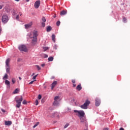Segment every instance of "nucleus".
Returning <instances> with one entry per match:
<instances>
[{
	"instance_id": "obj_1",
	"label": "nucleus",
	"mask_w": 130,
	"mask_h": 130,
	"mask_svg": "<svg viewBox=\"0 0 130 130\" xmlns=\"http://www.w3.org/2000/svg\"><path fill=\"white\" fill-rule=\"evenodd\" d=\"M15 101L17 103L16 105V107L17 108H20V107H21V103L22 102V101H23V96H20V97H17L16 98Z\"/></svg>"
},
{
	"instance_id": "obj_2",
	"label": "nucleus",
	"mask_w": 130,
	"mask_h": 130,
	"mask_svg": "<svg viewBox=\"0 0 130 130\" xmlns=\"http://www.w3.org/2000/svg\"><path fill=\"white\" fill-rule=\"evenodd\" d=\"M15 101L17 103L16 105V107L17 108H20V107H21V103L22 102V101H23V96H20V97H17L16 98Z\"/></svg>"
},
{
	"instance_id": "obj_3",
	"label": "nucleus",
	"mask_w": 130,
	"mask_h": 130,
	"mask_svg": "<svg viewBox=\"0 0 130 130\" xmlns=\"http://www.w3.org/2000/svg\"><path fill=\"white\" fill-rule=\"evenodd\" d=\"M90 103H91L90 101L87 100L83 105L80 106V107L82 109H88V106L90 105Z\"/></svg>"
},
{
	"instance_id": "obj_4",
	"label": "nucleus",
	"mask_w": 130,
	"mask_h": 130,
	"mask_svg": "<svg viewBox=\"0 0 130 130\" xmlns=\"http://www.w3.org/2000/svg\"><path fill=\"white\" fill-rule=\"evenodd\" d=\"M37 33V31H34L33 32V37L32 40V43L33 44H35L36 42H37V36L38 35Z\"/></svg>"
},
{
	"instance_id": "obj_5",
	"label": "nucleus",
	"mask_w": 130,
	"mask_h": 130,
	"mask_svg": "<svg viewBox=\"0 0 130 130\" xmlns=\"http://www.w3.org/2000/svg\"><path fill=\"white\" fill-rule=\"evenodd\" d=\"M54 100V103H53V106H59V103H58V101L59 100V96H55Z\"/></svg>"
},
{
	"instance_id": "obj_6",
	"label": "nucleus",
	"mask_w": 130,
	"mask_h": 130,
	"mask_svg": "<svg viewBox=\"0 0 130 130\" xmlns=\"http://www.w3.org/2000/svg\"><path fill=\"white\" fill-rule=\"evenodd\" d=\"M2 21L4 24H7L9 21V17L7 15H4L2 16Z\"/></svg>"
},
{
	"instance_id": "obj_7",
	"label": "nucleus",
	"mask_w": 130,
	"mask_h": 130,
	"mask_svg": "<svg viewBox=\"0 0 130 130\" xmlns=\"http://www.w3.org/2000/svg\"><path fill=\"white\" fill-rule=\"evenodd\" d=\"M18 48L20 51H24V52H27V51H28L27 47L24 45L19 46Z\"/></svg>"
},
{
	"instance_id": "obj_8",
	"label": "nucleus",
	"mask_w": 130,
	"mask_h": 130,
	"mask_svg": "<svg viewBox=\"0 0 130 130\" xmlns=\"http://www.w3.org/2000/svg\"><path fill=\"white\" fill-rule=\"evenodd\" d=\"M74 112H75V113H78V116H82L83 117L85 115V112L84 111H78L77 110H74Z\"/></svg>"
},
{
	"instance_id": "obj_9",
	"label": "nucleus",
	"mask_w": 130,
	"mask_h": 130,
	"mask_svg": "<svg viewBox=\"0 0 130 130\" xmlns=\"http://www.w3.org/2000/svg\"><path fill=\"white\" fill-rule=\"evenodd\" d=\"M10 61H11V59L10 58L7 59L6 61V64L7 67H8L6 69V72L8 74H10V65L9 64V63H10Z\"/></svg>"
},
{
	"instance_id": "obj_10",
	"label": "nucleus",
	"mask_w": 130,
	"mask_h": 130,
	"mask_svg": "<svg viewBox=\"0 0 130 130\" xmlns=\"http://www.w3.org/2000/svg\"><path fill=\"white\" fill-rule=\"evenodd\" d=\"M40 6V1H37V2H35L34 7L35 9H38Z\"/></svg>"
},
{
	"instance_id": "obj_11",
	"label": "nucleus",
	"mask_w": 130,
	"mask_h": 130,
	"mask_svg": "<svg viewBox=\"0 0 130 130\" xmlns=\"http://www.w3.org/2000/svg\"><path fill=\"white\" fill-rule=\"evenodd\" d=\"M101 103V102L100 101V100H99L98 98H96L95 99V106H99Z\"/></svg>"
},
{
	"instance_id": "obj_12",
	"label": "nucleus",
	"mask_w": 130,
	"mask_h": 130,
	"mask_svg": "<svg viewBox=\"0 0 130 130\" xmlns=\"http://www.w3.org/2000/svg\"><path fill=\"white\" fill-rule=\"evenodd\" d=\"M56 85H57V81H53V83L51 84V89L53 90V88H54V87H55V86H56Z\"/></svg>"
},
{
	"instance_id": "obj_13",
	"label": "nucleus",
	"mask_w": 130,
	"mask_h": 130,
	"mask_svg": "<svg viewBox=\"0 0 130 130\" xmlns=\"http://www.w3.org/2000/svg\"><path fill=\"white\" fill-rule=\"evenodd\" d=\"M32 22H30L29 23H28L27 24H25V29H29V28H30L31 27V26H32Z\"/></svg>"
},
{
	"instance_id": "obj_14",
	"label": "nucleus",
	"mask_w": 130,
	"mask_h": 130,
	"mask_svg": "<svg viewBox=\"0 0 130 130\" xmlns=\"http://www.w3.org/2000/svg\"><path fill=\"white\" fill-rule=\"evenodd\" d=\"M76 90L77 91H81L82 90V84L80 83L77 87H76Z\"/></svg>"
},
{
	"instance_id": "obj_15",
	"label": "nucleus",
	"mask_w": 130,
	"mask_h": 130,
	"mask_svg": "<svg viewBox=\"0 0 130 130\" xmlns=\"http://www.w3.org/2000/svg\"><path fill=\"white\" fill-rule=\"evenodd\" d=\"M68 11L67 10H63L60 12V16H63L64 15H67Z\"/></svg>"
},
{
	"instance_id": "obj_16",
	"label": "nucleus",
	"mask_w": 130,
	"mask_h": 130,
	"mask_svg": "<svg viewBox=\"0 0 130 130\" xmlns=\"http://www.w3.org/2000/svg\"><path fill=\"white\" fill-rule=\"evenodd\" d=\"M5 125H11L12 124V121H8L5 122Z\"/></svg>"
},
{
	"instance_id": "obj_17",
	"label": "nucleus",
	"mask_w": 130,
	"mask_h": 130,
	"mask_svg": "<svg viewBox=\"0 0 130 130\" xmlns=\"http://www.w3.org/2000/svg\"><path fill=\"white\" fill-rule=\"evenodd\" d=\"M52 29V28L51 27V26H47V32H50V31H51Z\"/></svg>"
},
{
	"instance_id": "obj_18",
	"label": "nucleus",
	"mask_w": 130,
	"mask_h": 130,
	"mask_svg": "<svg viewBox=\"0 0 130 130\" xmlns=\"http://www.w3.org/2000/svg\"><path fill=\"white\" fill-rule=\"evenodd\" d=\"M20 91V89L19 88H16L13 92V94H18L19 93V91Z\"/></svg>"
},
{
	"instance_id": "obj_19",
	"label": "nucleus",
	"mask_w": 130,
	"mask_h": 130,
	"mask_svg": "<svg viewBox=\"0 0 130 130\" xmlns=\"http://www.w3.org/2000/svg\"><path fill=\"white\" fill-rule=\"evenodd\" d=\"M52 40L54 42H55V35H52Z\"/></svg>"
},
{
	"instance_id": "obj_20",
	"label": "nucleus",
	"mask_w": 130,
	"mask_h": 130,
	"mask_svg": "<svg viewBox=\"0 0 130 130\" xmlns=\"http://www.w3.org/2000/svg\"><path fill=\"white\" fill-rule=\"evenodd\" d=\"M49 61H52L53 60V57H50L48 58Z\"/></svg>"
},
{
	"instance_id": "obj_21",
	"label": "nucleus",
	"mask_w": 130,
	"mask_h": 130,
	"mask_svg": "<svg viewBox=\"0 0 130 130\" xmlns=\"http://www.w3.org/2000/svg\"><path fill=\"white\" fill-rule=\"evenodd\" d=\"M8 79V74H6L3 77V80H7Z\"/></svg>"
},
{
	"instance_id": "obj_22",
	"label": "nucleus",
	"mask_w": 130,
	"mask_h": 130,
	"mask_svg": "<svg viewBox=\"0 0 130 130\" xmlns=\"http://www.w3.org/2000/svg\"><path fill=\"white\" fill-rule=\"evenodd\" d=\"M36 67L37 68L38 71H40L41 70V68L38 65H36Z\"/></svg>"
},
{
	"instance_id": "obj_23",
	"label": "nucleus",
	"mask_w": 130,
	"mask_h": 130,
	"mask_svg": "<svg viewBox=\"0 0 130 130\" xmlns=\"http://www.w3.org/2000/svg\"><path fill=\"white\" fill-rule=\"evenodd\" d=\"M5 84L6 85H10V81H9L8 80H6L5 81Z\"/></svg>"
},
{
	"instance_id": "obj_24",
	"label": "nucleus",
	"mask_w": 130,
	"mask_h": 130,
	"mask_svg": "<svg viewBox=\"0 0 130 130\" xmlns=\"http://www.w3.org/2000/svg\"><path fill=\"white\" fill-rule=\"evenodd\" d=\"M81 119V122H86V119H83V118H80Z\"/></svg>"
},
{
	"instance_id": "obj_25",
	"label": "nucleus",
	"mask_w": 130,
	"mask_h": 130,
	"mask_svg": "<svg viewBox=\"0 0 130 130\" xmlns=\"http://www.w3.org/2000/svg\"><path fill=\"white\" fill-rule=\"evenodd\" d=\"M42 21H43V22H46V19H45V17H42Z\"/></svg>"
},
{
	"instance_id": "obj_26",
	"label": "nucleus",
	"mask_w": 130,
	"mask_h": 130,
	"mask_svg": "<svg viewBox=\"0 0 130 130\" xmlns=\"http://www.w3.org/2000/svg\"><path fill=\"white\" fill-rule=\"evenodd\" d=\"M12 82L13 84H15V83H16V79H15V78H13L12 79Z\"/></svg>"
},
{
	"instance_id": "obj_27",
	"label": "nucleus",
	"mask_w": 130,
	"mask_h": 130,
	"mask_svg": "<svg viewBox=\"0 0 130 130\" xmlns=\"http://www.w3.org/2000/svg\"><path fill=\"white\" fill-rule=\"evenodd\" d=\"M39 124V122H37L36 124H35L33 126L34 128H35V127H36V126H37V125H38Z\"/></svg>"
},
{
	"instance_id": "obj_28",
	"label": "nucleus",
	"mask_w": 130,
	"mask_h": 130,
	"mask_svg": "<svg viewBox=\"0 0 130 130\" xmlns=\"http://www.w3.org/2000/svg\"><path fill=\"white\" fill-rule=\"evenodd\" d=\"M56 25L57 26H59L60 25V21H57Z\"/></svg>"
},
{
	"instance_id": "obj_29",
	"label": "nucleus",
	"mask_w": 130,
	"mask_h": 130,
	"mask_svg": "<svg viewBox=\"0 0 130 130\" xmlns=\"http://www.w3.org/2000/svg\"><path fill=\"white\" fill-rule=\"evenodd\" d=\"M43 49H44V51H46V50H47V49H48V47H44Z\"/></svg>"
},
{
	"instance_id": "obj_30",
	"label": "nucleus",
	"mask_w": 130,
	"mask_h": 130,
	"mask_svg": "<svg viewBox=\"0 0 130 130\" xmlns=\"http://www.w3.org/2000/svg\"><path fill=\"white\" fill-rule=\"evenodd\" d=\"M54 116H56V117L59 116L58 113H54Z\"/></svg>"
},
{
	"instance_id": "obj_31",
	"label": "nucleus",
	"mask_w": 130,
	"mask_h": 130,
	"mask_svg": "<svg viewBox=\"0 0 130 130\" xmlns=\"http://www.w3.org/2000/svg\"><path fill=\"white\" fill-rule=\"evenodd\" d=\"M37 76H38V74L34 76L33 78H32V80H35L36 79V78H37Z\"/></svg>"
},
{
	"instance_id": "obj_32",
	"label": "nucleus",
	"mask_w": 130,
	"mask_h": 130,
	"mask_svg": "<svg viewBox=\"0 0 130 130\" xmlns=\"http://www.w3.org/2000/svg\"><path fill=\"white\" fill-rule=\"evenodd\" d=\"M69 123H67L64 126V128H67V127H68V126H69Z\"/></svg>"
},
{
	"instance_id": "obj_33",
	"label": "nucleus",
	"mask_w": 130,
	"mask_h": 130,
	"mask_svg": "<svg viewBox=\"0 0 130 130\" xmlns=\"http://www.w3.org/2000/svg\"><path fill=\"white\" fill-rule=\"evenodd\" d=\"M72 82L73 83V84H76V80L72 79Z\"/></svg>"
},
{
	"instance_id": "obj_34",
	"label": "nucleus",
	"mask_w": 130,
	"mask_h": 130,
	"mask_svg": "<svg viewBox=\"0 0 130 130\" xmlns=\"http://www.w3.org/2000/svg\"><path fill=\"white\" fill-rule=\"evenodd\" d=\"M35 81H36V80L31 81L29 83V85H31V84H33V83H34Z\"/></svg>"
},
{
	"instance_id": "obj_35",
	"label": "nucleus",
	"mask_w": 130,
	"mask_h": 130,
	"mask_svg": "<svg viewBox=\"0 0 130 130\" xmlns=\"http://www.w3.org/2000/svg\"><path fill=\"white\" fill-rule=\"evenodd\" d=\"M35 103H36V106L38 105V104H39V103L38 102V100H36Z\"/></svg>"
},
{
	"instance_id": "obj_36",
	"label": "nucleus",
	"mask_w": 130,
	"mask_h": 130,
	"mask_svg": "<svg viewBox=\"0 0 130 130\" xmlns=\"http://www.w3.org/2000/svg\"><path fill=\"white\" fill-rule=\"evenodd\" d=\"M22 104H27V101H26V100H23Z\"/></svg>"
},
{
	"instance_id": "obj_37",
	"label": "nucleus",
	"mask_w": 130,
	"mask_h": 130,
	"mask_svg": "<svg viewBox=\"0 0 130 130\" xmlns=\"http://www.w3.org/2000/svg\"><path fill=\"white\" fill-rule=\"evenodd\" d=\"M42 27H45V22H42Z\"/></svg>"
},
{
	"instance_id": "obj_38",
	"label": "nucleus",
	"mask_w": 130,
	"mask_h": 130,
	"mask_svg": "<svg viewBox=\"0 0 130 130\" xmlns=\"http://www.w3.org/2000/svg\"><path fill=\"white\" fill-rule=\"evenodd\" d=\"M42 96H41V94H39V95H38V99H39V100H40V99H41V98H42Z\"/></svg>"
},
{
	"instance_id": "obj_39",
	"label": "nucleus",
	"mask_w": 130,
	"mask_h": 130,
	"mask_svg": "<svg viewBox=\"0 0 130 130\" xmlns=\"http://www.w3.org/2000/svg\"><path fill=\"white\" fill-rule=\"evenodd\" d=\"M44 57L45 58H47V57H48V55L44 54Z\"/></svg>"
},
{
	"instance_id": "obj_40",
	"label": "nucleus",
	"mask_w": 130,
	"mask_h": 130,
	"mask_svg": "<svg viewBox=\"0 0 130 130\" xmlns=\"http://www.w3.org/2000/svg\"><path fill=\"white\" fill-rule=\"evenodd\" d=\"M1 110L4 113H6V110H5L4 109H2Z\"/></svg>"
},
{
	"instance_id": "obj_41",
	"label": "nucleus",
	"mask_w": 130,
	"mask_h": 130,
	"mask_svg": "<svg viewBox=\"0 0 130 130\" xmlns=\"http://www.w3.org/2000/svg\"><path fill=\"white\" fill-rule=\"evenodd\" d=\"M123 21L125 22V21H126V18L125 17L123 18Z\"/></svg>"
},
{
	"instance_id": "obj_42",
	"label": "nucleus",
	"mask_w": 130,
	"mask_h": 130,
	"mask_svg": "<svg viewBox=\"0 0 130 130\" xmlns=\"http://www.w3.org/2000/svg\"><path fill=\"white\" fill-rule=\"evenodd\" d=\"M16 20H19V15H17L16 17Z\"/></svg>"
},
{
	"instance_id": "obj_43",
	"label": "nucleus",
	"mask_w": 130,
	"mask_h": 130,
	"mask_svg": "<svg viewBox=\"0 0 130 130\" xmlns=\"http://www.w3.org/2000/svg\"><path fill=\"white\" fill-rule=\"evenodd\" d=\"M73 88H76V84L73 83Z\"/></svg>"
},
{
	"instance_id": "obj_44",
	"label": "nucleus",
	"mask_w": 130,
	"mask_h": 130,
	"mask_svg": "<svg viewBox=\"0 0 130 130\" xmlns=\"http://www.w3.org/2000/svg\"><path fill=\"white\" fill-rule=\"evenodd\" d=\"M41 66V67H42L43 68L44 67H45V64L43 63Z\"/></svg>"
},
{
	"instance_id": "obj_45",
	"label": "nucleus",
	"mask_w": 130,
	"mask_h": 130,
	"mask_svg": "<svg viewBox=\"0 0 130 130\" xmlns=\"http://www.w3.org/2000/svg\"><path fill=\"white\" fill-rule=\"evenodd\" d=\"M103 130H109V129L107 127H106V128H104Z\"/></svg>"
},
{
	"instance_id": "obj_46",
	"label": "nucleus",
	"mask_w": 130,
	"mask_h": 130,
	"mask_svg": "<svg viewBox=\"0 0 130 130\" xmlns=\"http://www.w3.org/2000/svg\"><path fill=\"white\" fill-rule=\"evenodd\" d=\"M119 130H124V129L122 127L120 128Z\"/></svg>"
},
{
	"instance_id": "obj_47",
	"label": "nucleus",
	"mask_w": 130,
	"mask_h": 130,
	"mask_svg": "<svg viewBox=\"0 0 130 130\" xmlns=\"http://www.w3.org/2000/svg\"><path fill=\"white\" fill-rule=\"evenodd\" d=\"M2 9H3V6L0 5V10H2Z\"/></svg>"
},
{
	"instance_id": "obj_48",
	"label": "nucleus",
	"mask_w": 130,
	"mask_h": 130,
	"mask_svg": "<svg viewBox=\"0 0 130 130\" xmlns=\"http://www.w3.org/2000/svg\"><path fill=\"white\" fill-rule=\"evenodd\" d=\"M19 79L21 81V80H22V78L19 77Z\"/></svg>"
},
{
	"instance_id": "obj_49",
	"label": "nucleus",
	"mask_w": 130,
	"mask_h": 130,
	"mask_svg": "<svg viewBox=\"0 0 130 130\" xmlns=\"http://www.w3.org/2000/svg\"><path fill=\"white\" fill-rule=\"evenodd\" d=\"M19 16H22V13H19Z\"/></svg>"
},
{
	"instance_id": "obj_50",
	"label": "nucleus",
	"mask_w": 130,
	"mask_h": 130,
	"mask_svg": "<svg viewBox=\"0 0 130 130\" xmlns=\"http://www.w3.org/2000/svg\"><path fill=\"white\" fill-rule=\"evenodd\" d=\"M2 33V29H0V34Z\"/></svg>"
},
{
	"instance_id": "obj_51",
	"label": "nucleus",
	"mask_w": 130,
	"mask_h": 130,
	"mask_svg": "<svg viewBox=\"0 0 130 130\" xmlns=\"http://www.w3.org/2000/svg\"><path fill=\"white\" fill-rule=\"evenodd\" d=\"M26 2H29L30 0H26Z\"/></svg>"
},
{
	"instance_id": "obj_52",
	"label": "nucleus",
	"mask_w": 130,
	"mask_h": 130,
	"mask_svg": "<svg viewBox=\"0 0 130 130\" xmlns=\"http://www.w3.org/2000/svg\"><path fill=\"white\" fill-rule=\"evenodd\" d=\"M34 75H35V74H34V73H33V74H32V76H34Z\"/></svg>"
}]
</instances>
